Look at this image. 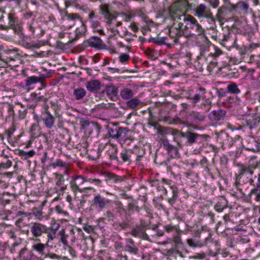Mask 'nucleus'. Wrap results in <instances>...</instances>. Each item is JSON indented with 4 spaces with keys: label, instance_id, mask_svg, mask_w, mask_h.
<instances>
[{
    "label": "nucleus",
    "instance_id": "nucleus-1",
    "mask_svg": "<svg viewBox=\"0 0 260 260\" xmlns=\"http://www.w3.org/2000/svg\"><path fill=\"white\" fill-rule=\"evenodd\" d=\"M88 178L82 175H75L72 176L70 181V186L72 190L74 193L77 192L83 193L86 190H92L93 188L91 187H83L84 183L88 182Z\"/></svg>",
    "mask_w": 260,
    "mask_h": 260
},
{
    "label": "nucleus",
    "instance_id": "nucleus-2",
    "mask_svg": "<svg viewBox=\"0 0 260 260\" xmlns=\"http://www.w3.org/2000/svg\"><path fill=\"white\" fill-rule=\"evenodd\" d=\"M194 15L199 18H206L215 22L210 9L204 4H201L195 8Z\"/></svg>",
    "mask_w": 260,
    "mask_h": 260
},
{
    "label": "nucleus",
    "instance_id": "nucleus-3",
    "mask_svg": "<svg viewBox=\"0 0 260 260\" xmlns=\"http://www.w3.org/2000/svg\"><path fill=\"white\" fill-rule=\"evenodd\" d=\"M49 229L46 225L40 222H32L29 226V230L34 237L38 238L44 234L47 233Z\"/></svg>",
    "mask_w": 260,
    "mask_h": 260
},
{
    "label": "nucleus",
    "instance_id": "nucleus-4",
    "mask_svg": "<svg viewBox=\"0 0 260 260\" xmlns=\"http://www.w3.org/2000/svg\"><path fill=\"white\" fill-rule=\"evenodd\" d=\"M110 202V200L104 198L100 194H96L92 201L91 206L96 210L101 211L105 208H107L109 206Z\"/></svg>",
    "mask_w": 260,
    "mask_h": 260
},
{
    "label": "nucleus",
    "instance_id": "nucleus-5",
    "mask_svg": "<svg viewBox=\"0 0 260 260\" xmlns=\"http://www.w3.org/2000/svg\"><path fill=\"white\" fill-rule=\"evenodd\" d=\"M206 90L205 88L200 87L194 92L189 90L187 93V98L192 100L194 103L199 102L201 100L206 98Z\"/></svg>",
    "mask_w": 260,
    "mask_h": 260
},
{
    "label": "nucleus",
    "instance_id": "nucleus-6",
    "mask_svg": "<svg viewBox=\"0 0 260 260\" xmlns=\"http://www.w3.org/2000/svg\"><path fill=\"white\" fill-rule=\"evenodd\" d=\"M41 118L47 128L51 129L54 127L55 117L51 114L47 107H45L42 112Z\"/></svg>",
    "mask_w": 260,
    "mask_h": 260
},
{
    "label": "nucleus",
    "instance_id": "nucleus-7",
    "mask_svg": "<svg viewBox=\"0 0 260 260\" xmlns=\"http://www.w3.org/2000/svg\"><path fill=\"white\" fill-rule=\"evenodd\" d=\"M170 16L172 19L176 21L175 23H183L184 25L186 24L187 20L189 19L190 15L184 14L181 11L179 10H173L172 9L170 10Z\"/></svg>",
    "mask_w": 260,
    "mask_h": 260
},
{
    "label": "nucleus",
    "instance_id": "nucleus-8",
    "mask_svg": "<svg viewBox=\"0 0 260 260\" xmlns=\"http://www.w3.org/2000/svg\"><path fill=\"white\" fill-rule=\"evenodd\" d=\"M54 179L55 180L56 187L54 188L56 190V192L58 193L59 191L63 192L67 188V185L65 183V179L63 174L58 172L53 173Z\"/></svg>",
    "mask_w": 260,
    "mask_h": 260
},
{
    "label": "nucleus",
    "instance_id": "nucleus-9",
    "mask_svg": "<svg viewBox=\"0 0 260 260\" xmlns=\"http://www.w3.org/2000/svg\"><path fill=\"white\" fill-rule=\"evenodd\" d=\"M9 19V25L4 26L3 25H0V28L3 29L7 30L9 28H12L16 33L18 35H21L22 28L18 27V29L16 28L15 24L17 22V19L14 14L10 13L8 15Z\"/></svg>",
    "mask_w": 260,
    "mask_h": 260
},
{
    "label": "nucleus",
    "instance_id": "nucleus-10",
    "mask_svg": "<svg viewBox=\"0 0 260 260\" xmlns=\"http://www.w3.org/2000/svg\"><path fill=\"white\" fill-rule=\"evenodd\" d=\"M28 29L34 37H41L45 34V30L35 20L28 23Z\"/></svg>",
    "mask_w": 260,
    "mask_h": 260
},
{
    "label": "nucleus",
    "instance_id": "nucleus-11",
    "mask_svg": "<svg viewBox=\"0 0 260 260\" xmlns=\"http://www.w3.org/2000/svg\"><path fill=\"white\" fill-rule=\"evenodd\" d=\"M226 112L222 109H218L211 111L208 115L209 119L212 121H217L223 120Z\"/></svg>",
    "mask_w": 260,
    "mask_h": 260
},
{
    "label": "nucleus",
    "instance_id": "nucleus-12",
    "mask_svg": "<svg viewBox=\"0 0 260 260\" xmlns=\"http://www.w3.org/2000/svg\"><path fill=\"white\" fill-rule=\"evenodd\" d=\"M227 12V8L225 6L220 7L217 10L216 18L219 22L221 25L228 21V19L225 18Z\"/></svg>",
    "mask_w": 260,
    "mask_h": 260
},
{
    "label": "nucleus",
    "instance_id": "nucleus-13",
    "mask_svg": "<svg viewBox=\"0 0 260 260\" xmlns=\"http://www.w3.org/2000/svg\"><path fill=\"white\" fill-rule=\"evenodd\" d=\"M101 82L97 80H91L87 82L86 87L92 92H96L101 88Z\"/></svg>",
    "mask_w": 260,
    "mask_h": 260
},
{
    "label": "nucleus",
    "instance_id": "nucleus-14",
    "mask_svg": "<svg viewBox=\"0 0 260 260\" xmlns=\"http://www.w3.org/2000/svg\"><path fill=\"white\" fill-rule=\"evenodd\" d=\"M88 45L96 48H103L105 45L100 38L93 37L87 40Z\"/></svg>",
    "mask_w": 260,
    "mask_h": 260
},
{
    "label": "nucleus",
    "instance_id": "nucleus-15",
    "mask_svg": "<svg viewBox=\"0 0 260 260\" xmlns=\"http://www.w3.org/2000/svg\"><path fill=\"white\" fill-rule=\"evenodd\" d=\"M104 93H105L110 99H113L116 98L118 93V88L114 85L106 86Z\"/></svg>",
    "mask_w": 260,
    "mask_h": 260
},
{
    "label": "nucleus",
    "instance_id": "nucleus-16",
    "mask_svg": "<svg viewBox=\"0 0 260 260\" xmlns=\"http://www.w3.org/2000/svg\"><path fill=\"white\" fill-rule=\"evenodd\" d=\"M100 10L102 15L104 16L106 19L110 18H114V16L111 13V7L107 4H102L100 6Z\"/></svg>",
    "mask_w": 260,
    "mask_h": 260
},
{
    "label": "nucleus",
    "instance_id": "nucleus-17",
    "mask_svg": "<svg viewBox=\"0 0 260 260\" xmlns=\"http://www.w3.org/2000/svg\"><path fill=\"white\" fill-rule=\"evenodd\" d=\"M34 118L37 121V123H34L31 125L30 132L31 134L32 137H33L34 138H37L39 137L41 134L39 125L40 120L39 119V116L37 115H35Z\"/></svg>",
    "mask_w": 260,
    "mask_h": 260
},
{
    "label": "nucleus",
    "instance_id": "nucleus-18",
    "mask_svg": "<svg viewBox=\"0 0 260 260\" xmlns=\"http://www.w3.org/2000/svg\"><path fill=\"white\" fill-rule=\"evenodd\" d=\"M27 100L33 103V104H35V105H36L38 102L41 101H45L46 99L44 95L42 94L40 92H34L31 93Z\"/></svg>",
    "mask_w": 260,
    "mask_h": 260
},
{
    "label": "nucleus",
    "instance_id": "nucleus-19",
    "mask_svg": "<svg viewBox=\"0 0 260 260\" xmlns=\"http://www.w3.org/2000/svg\"><path fill=\"white\" fill-rule=\"evenodd\" d=\"M76 20H80L81 21V19L80 16L76 13H66L64 16V20L65 22L71 21L70 27L74 24V21Z\"/></svg>",
    "mask_w": 260,
    "mask_h": 260
},
{
    "label": "nucleus",
    "instance_id": "nucleus-20",
    "mask_svg": "<svg viewBox=\"0 0 260 260\" xmlns=\"http://www.w3.org/2000/svg\"><path fill=\"white\" fill-rule=\"evenodd\" d=\"M167 242L172 243V247L175 249L180 248L183 245V242H182L181 237L178 235L174 236L172 239H168Z\"/></svg>",
    "mask_w": 260,
    "mask_h": 260
},
{
    "label": "nucleus",
    "instance_id": "nucleus-21",
    "mask_svg": "<svg viewBox=\"0 0 260 260\" xmlns=\"http://www.w3.org/2000/svg\"><path fill=\"white\" fill-rule=\"evenodd\" d=\"M86 27L84 23L81 21V25L80 26L77 27L75 31V38H70V40L71 41H73L74 40H76L80 37L84 35L86 32Z\"/></svg>",
    "mask_w": 260,
    "mask_h": 260
},
{
    "label": "nucleus",
    "instance_id": "nucleus-22",
    "mask_svg": "<svg viewBox=\"0 0 260 260\" xmlns=\"http://www.w3.org/2000/svg\"><path fill=\"white\" fill-rule=\"evenodd\" d=\"M183 24H184L182 22L178 23H174L173 25L171 27V28L173 31H174V32L178 38L183 34V31L184 30L183 28Z\"/></svg>",
    "mask_w": 260,
    "mask_h": 260
},
{
    "label": "nucleus",
    "instance_id": "nucleus-23",
    "mask_svg": "<svg viewBox=\"0 0 260 260\" xmlns=\"http://www.w3.org/2000/svg\"><path fill=\"white\" fill-rule=\"evenodd\" d=\"M86 94V91L84 88L79 87L74 90L73 95L75 100H79L83 99Z\"/></svg>",
    "mask_w": 260,
    "mask_h": 260
},
{
    "label": "nucleus",
    "instance_id": "nucleus-24",
    "mask_svg": "<svg viewBox=\"0 0 260 260\" xmlns=\"http://www.w3.org/2000/svg\"><path fill=\"white\" fill-rule=\"evenodd\" d=\"M105 177L106 179L105 181L108 182L110 180H112L115 183L121 182L123 180L122 177L115 175L110 172H105Z\"/></svg>",
    "mask_w": 260,
    "mask_h": 260
},
{
    "label": "nucleus",
    "instance_id": "nucleus-25",
    "mask_svg": "<svg viewBox=\"0 0 260 260\" xmlns=\"http://www.w3.org/2000/svg\"><path fill=\"white\" fill-rule=\"evenodd\" d=\"M125 248L126 251L134 254H137L138 252V249L131 239L127 240Z\"/></svg>",
    "mask_w": 260,
    "mask_h": 260
},
{
    "label": "nucleus",
    "instance_id": "nucleus-26",
    "mask_svg": "<svg viewBox=\"0 0 260 260\" xmlns=\"http://www.w3.org/2000/svg\"><path fill=\"white\" fill-rule=\"evenodd\" d=\"M120 96L124 100H129L134 95V92L131 89L124 88L120 92Z\"/></svg>",
    "mask_w": 260,
    "mask_h": 260
},
{
    "label": "nucleus",
    "instance_id": "nucleus-27",
    "mask_svg": "<svg viewBox=\"0 0 260 260\" xmlns=\"http://www.w3.org/2000/svg\"><path fill=\"white\" fill-rule=\"evenodd\" d=\"M210 52L207 54V56L208 57H211L214 59H215L220 55L222 54L221 50L217 47L216 46H213L210 50Z\"/></svg>",
    "mask_w": 260,
    "mask_h": 260
},
{
    "label": "nucleus",
    "instance_id": "nucleus-28",
    "mask_svg": "<svg viewBox=\"0 0 260 260\" xmlns=\"http://www.w3.org/2000/svg\"><path fill=\"white\" fill-rule=\"evenodd\" d=\"M51 166H52L53 168H56L57 167L62 168L64 169L63 174L68 175V169L67 168L66 165L60 159H58L55 160L54 161L52 162L51 164Z\"/></svg>",
    "mask_w": 260,
    "mask_h": 260
},
{
    "label": "nucleus",
    "instance_id": "nucleus-29",
    "mask_svg": "<svg viewBox=\"0 0 260 260\" xmlns=\"http://www.w3.org/2000/svg\"><path fill=\"white\" fill-rule=\"evenodd\" d=\"M255 166L253 165L251 166L242 165L240 169V175H242L245 173H249L252 175L253 173V170L255 169Z\"/></svg>",
    "mask_w": 260,
    "mask_h": 260
},
{
    "label": "nucleus",
    "instance_id": "nucleus-30",
    "mask_svg": "<svg viewBox=\"0 0 260 260\" xmlns=\"http://www.w3.org/2000/svg\"><path fill=\"white\" fill-rule=\"evenodd\" d=\"M48 244H44L42 243L38 242L37 243L34 244L32 246V249L36 250L37 252H39V253L41 255L44 254V250L45 249V248L46 247V245Z\"/></svg>",
    "mask_w": 260,
    "mask_h": 260
},
{
    "label": "nucleus",
    "instance_id": "nucleus-31",
    "mask_svg": "<svg viewBox=\"0 0 260 260\" xmlns=\"http://www.w3.org/2000/svg\"><path fill=\"white\" fill-rule=\"evenodd\" d=\"M197 22V20L193 16H190L189 19L187 20L186 24L183 25V28L184 30H187L188 29H192Z\"/></svg>",
    "mask_w": 260,
    "mask_h": 260
},
{
    "label": "nucleus",
    "instance_id": "nucleus-32",
    "mask_svg": "<svg viewBox=\"0 0 260 260\" xmlns=\"http://www.w3.org/2000/svg\"><path fill=\"white\" fill-rule=\"evenodd\" d=\"M36 154V152L33 150H30L28 152L24 151L23 150H20L19 151L18 154L21 157V158L27 160L29 158L33 156Z\"/></svg>",
    "mask_w": 260,
    "mask_h": 260
},
{
    "label": "nucleus",
    "instance_id": "nucleus-33",
    "mask_svg": "<svg viewBox=\"0 0 260 260\" xmlns=\"http://www.w3.org/2000/svg\"><path fill=\"white\" fill-rule=\"evenodd\" d=\"M226 91L229 93L237 94L240 92V90L235 83H232L227 86Z\"/></svg>",
    "mask_w": 260,
    "mask_h": 260
},
{
    "label": "nucleus",
    "instance_id": "nucleus-34",
    "mask_svg": "<svg viewBox=\"0 0 260 260\" xmlns=\"http://www.w3.org/2000/svg\"><path fill=\"white\" fill-rule=\"evenodd\" d=\"M248 8V4L244 2H240L235 6V9L241 10L244 13H247Z\"/></svg>",
    "mask_w": 260,
    "mask_h": 260
},
{
    "label": "nucleus",
    "instance_id": "nucleus-35",
    "mask_svg": "<svg viewBox=\"0 0 260 260\" xmlns=\"http://www.w3.org/2000/svg\"><path fill=\"white\" fill-rule=\"evenodd\" d=\"M185 136L187 138L188 142L192 144L194 143L196 140L200 136L196 133L187 132L185 133Z\"/></svg>",
    "mask_w": 260,
    "mask_h": 260
},
{
    "label": "nucleus",
    "instance_id": "nucleus-36",
    "mask_svg": "<svg viewBox=\"0 0 260 260\" xmlns=\"http://www.w3.org/2000/svg\"><path fill=\"white\" fill-rule=\"evenodd\" d=\"M251 194L255 196V200L257 202L260 201V185H256L250 192Z\"/></svg>",
    "mask_w": 260,
    "mask_h": 260
},
{
    "label": "nucleus",
    "instance_id": "nucleus-37",
    "mask_svg": "<svg viewBox=\"0 0 260 260\" xmlns=\"http://www.w3.org/2000/svg\"><path fill=\"white\" fill-rule=\"evenodd\" d=\"M140 103V100L137 98H133L129 100L126 105L127 107L132 109H135L136 108Z\"/></svg>",
    "mask_w": 260,
    "mask_h": 260
},
{
    "label": "nucleus",
    "instance_id": "nucleus-38",
    "mask_svg": "<svg viewBox=\"0 0 260 260\" xmlns=\"http://www.w3.org/2000/svg\"><path fill=\"white\" fill-rule=\"evenodd\" d=\"M201 50L202 51L201 54L204 56H207V51L210 50L209 43L207 40H205L204 44L201 45Z\"/></svg>",
    "mask_w": 260,
    "mask_h": 260
},
{
    "label": "nucleus",
    "instance_id": "nucleus-39",
    "mask_svg": "<svg viewBox=\"0 0 260 260\" xmlns=\"http://www.w3.org/2000/svg\"><path fill=\"white\" fill-rule=\"evenodd\" d=\"M190 116L191 118L193 119L194 121L197 120L203 121L204 120L205 118V116L203 114L197 112H192Z\"/></svg>",
    "mask_w": 260,
    "mask_h": 260
},
{
    "label": "nucleus",
    "instance_id": "nucleus-40",
    "mask_svg": "<svg viewBox=\"0 0 260 260\" xmlns=\"http://www.w3.org/2000/svg\"><path fill=\"white\" fill-rule=\"evenodd\" d=\"M31 215H33L39 220H42L43 218V212L41 210H38L37 208H34L32 210V212L30 213Z\"/></svg>",
    "mask_w": 260,
    "mask_h": 260
},
{
    "label": "nucleus",
    "instance_id": "nucleus-41",
    "mask_svg": "<svg viewBox=\"0 0 260 260\" xmlns=\"http://www.w3.org/2000/svg\"><path fill=\"white\" fill-rule=\"evenodd\" d=\"M39 81H40V79L39 78L35 76H32L27 78L25 84L26 86H29L30 85L36 83Z\"/></svg>",
    "mask_w": 260,
    "mask_h": 260
},
{
    "label": "nucleus",
    "instance_id": "nucleus-42",
    "mask_svg": "<svg viewBox=\"0 0 260 260\" xmlns=\"http://www.w3.org/2000/svg\"><path fill=\"white\" fill-rule=\"evenodd\" d=\"M166 38H153L151 39V41L156 44L161 45L164 44H167L165 42Z\"/></svg>",
    "mask_w": 260,
    "mask_h": 260
},
{
    "label": "nucleus",
    "instance_id": "nucleus-43",
    "mask_svg": "<svg viewBox=\"0 0 260 260\" xmlns=\"http://www.w3.org/2000/svg\"><path fill=\"white\" fill-rule=\"evenodd\" d=\"M142 234V229L140 227H137L134 229L132 232L131 234L137 237H141Z\"/></svg>",
    "mask_w": 260,
    "mask_h": 260
},
{
    "label": "nucleus",
    "instance_id": "nucleus-44",
    "mask_svg": "<svg viewBox=\"0 0 260 260\" xmlns=\"http://www.w3.org/2000/svg\"><path fill=\"white\" fill-rule=\"evenodd\" d=\"M135 151L137 155V160H140V157H143L145 154L144 150L142 148H136Z\"/></svg>",
    "mask_w": 260,
    "mask_h": 260
},
{
    "label": "nucleus",
    "instance_id": "nucleus-45",
    "mask_svg": "<svg viewBox=\"0 0 260 260\" xmlns=\"http://www.w3.org/2000/svg\"><path fill=\"white\" fill-rule=\"evenodd\" d=\"M194 30L198 35H202L204 32V29L202 27L201 25L197 22L192 29Z\"/></svg>",
    "mask_w": 260,
    "mask_h": 260
},
{
    "label": "nucleus",
    "instance_id": "nucleus-46",
    "mask_svg": "<svg viewBox=\"0 0 260 260\" xmlns=\"http://www.w3.org/2000/svg\"><path fill=\"white\" fill-rule=\"evenodd\" d=\"M187 242L188 244L193 247H196L199 246H201L202 244L198 241H196V240L190 239L187 240Z\"/></svg>",
    "mask_w": 260,
    "mask_h": 260
},
{
    "label": "nucleus",
    "instance_id": "nucleus-47",
    "mask_svg": "<svg viewBox=\"0 0 260 260\" xmlns=\"http://www.w3.org/2000/svg\"><path fill=\"white\" fill-rule=\"evenodd\" d=\"M126 128L122 127H119L117 128V135H116V137L115 139H118L119 138H122L124 137V135L125 134Z\"/></svg>",
    "mask_w": 260,
    "mask_h": 260
},
{
    "label": "nucleus",
    "instance_id": "nucleus-48",
    "mask_svg": "<svg viewBox=\"0 0 260 260\" xmlns=\"http://www.w3.org/2000/svg\"><path fill=\"white\" fill-rule=\"evenodd\" d=\"M117 128H113L112 127H108V134L110 137L115 139L117 136L116 135H117Z\"/></svg>",
    "mask_w": 260,
    "mask_h": 260
},
{
    "label": "nucleus",
    "instance_id": "nucleus-49",
    "mask_svg": "<svg viewBox=\"0 0 260 260\" xmlns=\"http://www.w3.org/2000/svg\"><path fill=\"white\" fill-rule=\"evenodd\" d=\"M58 225L56 226V228L55 230L53 231L52 232L48 233L47 232V243L49 242V241L53 240L56 237V230L58 229Z\"/></svg>",
    "mask_w": 260,
    "mask_h": 260
},
{
    "label": "nucleus",
    "instance_id": "nucleus-50",
    "mask_svg": "<svg viewBox=\"0 0 260 260\" xmlns=\"http://www.w3.org/2000/svg\"><path fill=\"white\" fill-rule=\"evenodd\" d=\"M169 131H170V134H171L174 136V140H175L176 138L177 137L183 136L182 133L180 131H179L176 129H174V128H171V129Z\"/></svg>",
    "mask_w": 260,
    "mask_h": 260
},
{
    "label": "nucleus",
    "instance_id": "nucleus-51",
    "mask_svg": "<svg viewBox=\"0 0 260 260\" xmlns=\"http://www.w3.org/2000/svg\"><path fill=\"white\" fill-rule=\"evenodd\" d=\"M121 157L124 161L130 162L131 157L127 151H122L121 153Z\"/></svg>",
    "mask_w": 260,
    "mask_h": 260
},
{
    "label": "nucleus",
    "instance_id": "nucleus-52",
    "mask_svg": "<svg viewBox=\"0 0 260 260\" xmlns=\"http://www.w3.org/2000/svg\"><path fill=\"white\" fill-rule=\"evenodd\" d=\"M252 141L255 144V147L250 146L247 149L252 150L253 152H258L260 151V144L257 143L254 139H252Z\"/></svg>",
    "mask_w": 260,
    "mask_h": 260
},
{
    "label": "nucleus",
    "instance_id": "nucleus-53",
    "mask_svg": "<svg viewBox=\"0 0 260 260\" xmlns=\"http://www.w3.org/2000/svg\"><path fill=\"white\" fill-rule=\"evenodd\" d=\"M208 3L211 7L214 8H217L219 5V0H204Z\"/></svg>",
    "mask_w": 260,
    "mask_h": 260
},
{
    "label": "nucleus",
    "instance_id": "nucleus-54",
    "mask_svg": "<svg viewBox=\"0 0 260 260\" xmlns=\"http://www.w3.org/2000/svg\"><path fill=\"white\" fill-rule=\"evenodd\" d=\"M56 211L59 214H62L67 216L69 215V213L67 211H64L60 205H57L55 207Z\"/></svg>",
    "mask_w": 260,
    "mask_h": 260
},
{
    "label": "nucleus",
    "instance_id": "nucleus-55",
    "mask_svg": "<svg viewBox=\"0 0 260 260\" xmlns=\"http://www.w3.org/2000/svg\"><path fill=\"white\" fill-rule=\"evenodd\" d=\"M11 166V161L7 160L6 162H2L0 164V170L9 168Z\"/></svg>",
    "mask_w": 260,
    "mask_h": 260
},
{
    "label": "nucleus",
    "instance_id": "nucleus-56",
    "mask_svg": "<svg viewBox=\"0 0 260 260\" xmlns=\"http://www.w3.org/2000/svg\"><path fill=\"white\" fill-rule=\"evenodd\" d=\"M119 59L121 63H125L129 59V56L127 54H122L119 56Z\"/></svg>",
    "mask_w": 260,
    "mask_h": 260
},
{
    "label": "nucleus",
    "instance_id": "nucleus-57",
    "mask_svg": "<svg viewBox=\"0 0 260 260\" xmlns=\"http://www.w3.org/2000/svg\"><path fill=\"white\" fill-rule=\"evenodd\" d=\"M170 129V127H161L159 129V132L161 135H168L170 134L169 131Z\"/></svg>",
    "mask_w": 260,
    "mask_h": 260
},
{
    "label": "nucleus",
    "instance_id": "nucleus-58",
    "mask_svg": "<svg viewBox=\"0 0 260 260\" xmlns=\"http://www.w3.org/2000/svg\"><path fill=\"white\" fill-rule=\"evenodd\" d=\"M88 182L93 183L95 184V185L101 187L102 186V181L100 179H92V178H88Z\"/></svg>",
    "mask_w": 260,
    "mask_h": 260
},
{
    "label": "nucleus",
    "instance_id": "nucleus-59",
    "mask_svg": "<svg viewBox=\"0 0 260 260\" xmlns=\"http://www.w3.org/2000/svg\"><path fill=\"white\" fill-rule=\"evenodd\" d=\"M89 22L91 24L92 28L95 30L96 29L98 28V27L100 25V22L98 20H91V21H89Z\"/></svg>",
    "mask_w": 260,
    "mask_h": 260
},
{
    "label": "nucleus",
    "instance_id": "nucleus-60",
    "mask_svg": "<svg viewBox=\"0 0 260 260\" xmlns=\"http://www.w3.org/2000/svg\"><path fill=\"white\" fill-rule=\"evenodd\" d=\"M8 54H10L11 53H15V56L13 57H12L11 56H10L9 57V58L12 60H15V58L16 57H18L19 56V53H18V49H13V50H9L8 51Z\"/></svg>",
    "mask_w": 260,
    "mask_h": 260
},
{
    "label": "nucleus",
    "instance_id": "nucleus-61",
    "mask_svg": "<svg viewBox=\"0 0 260 260\" xmlns=\"http://www.w3.org/2000/svg\"><path fill=\"white\" fill-rule=\"evenodd\" d=\"M169 35L174 40V42H177L178 41L179 38L176 35L175 33L174 32V31L172 30L171 27L170 28L169 30Z\"/></svg>",
    "mask_w": 260,
    "mask_h": 260
},
{
    "label": "nucleus",
    "instance_id": "nucleus-62",
    "mask_svg": "<svg viewBox=\"0 0 260 260\" xmlns=\"http://www.w3.org/2000/svg\"><path fill=\"white\" fill-rule=\"evenodd\" d=\"M127 208H128V210L130 212H134L135 211L137 210V206L134 203L129 204Z\"/></svg>",
    "mask_w": 260,
    "mask_h": 260
},
{
    "label": "nucleus",
    "instance_id": "nucleus-63",
    "mask_svg": "<svg viewBox=\"0 0 260 260\" xmlns=\"http://www.w3.org/2000/svg\"><path fill=\"white\" fill-rule=\"evenodd\" d=\"M67 235H66L64 234H62L61 235V238L60 239V241L64 244L65 246H68V241H67Z\"/></svg>",
    "mask_w": 260,
    "mask_h": 260
},
{
    "label": "nucleus",
    "instance_id": "nucleus-64",
    "mask_svg": "<svg viewBox=\"0 0 260 260\" xmlns=\"http://www.w3.org/2000/svg\"><path fill=\"white\" fill-rule=\"evenodd\" d=\"M97 18V17L95 15L94 12L91 11L88 15V20L89 21H91V20H95Z\"/></svg>",
    "mask_w": 260,
    "mask_h": 260
}]
</instances>
